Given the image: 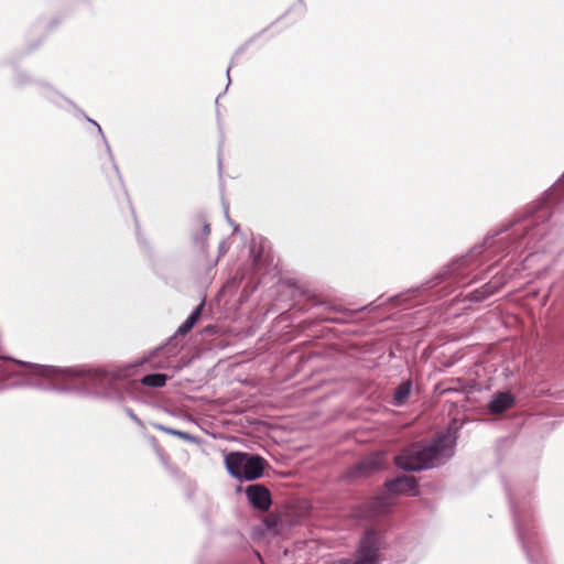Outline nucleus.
Masks as SVG:
<instances>
[{
	"mask_svg": "<svg viewBox=\"0 0 564 564\" xmlns=\"http://www.w3.org/2000/svg\"><path fill=\"white\" fill-rule=\"evenodd\" d=\"M564 215V175L535 204L529 206L523 216L511 228L514 248L532 251L525 261L531 262L543 253L554 261L564 252V228L556 221Z\"/></svg>",
	"mask_w": 564,
	"mask_h": 564,
	"instance_id": "nucleus-1",
	"label": "nucleus"
},
{
	"mask_svg": "<svg viewBox=\"0 0 564 564\" xmlns=\"http://www.w3.org/2000/svg\"><path fill=\"white\" fill-rule=\"evenodd\" d=\"M8 360L19 367L7 368L8 378H18V386L44 391L79 392L97 397L107 373L104 369L57 367L14 358Z\"/></svg>",
	"mask_w": 564,
	"mask_h": 564,
	"instance_id": "nucleus-2",
	"label": "nucleus"
},
{
	"mask_svg": "<svg viewBox=\"0 0 564 564\" xmlns=\"http://www.w3.org/2000/svg\"><path fill=\"white\" fill-rule=\"evenodd\" d=\"M456 440L455 432L448 430L437 434L429 443L411 444L395 455V465L406 471L436 468L453 457Z\"/></svg>",
	"mask_w": 564,
	"mask_h": 564,
	"instance_id": "nucleus-3",
	"label": "nucleus"
},
{
	"mask_svg": "<svg viewBox=\"0 0 564 564\" xmlns=\"http://www.w3.org/2000/svg\"><path fill=\"white\" fill-rule=\"evenodd\" d=\"M228 473L237 479L254 480L262 476L267 462L259 455L232 452L226 455Z\"/></svg>",
	"mask_w": 564,
	"mask_h": 564,
	"instance_id": "nucleus-4",
	"label": "nucleus"
},
{
	"mask_svg": "<svg viewBox=\"0 0 564 564\" xmlns=\"http://www.w3.org/2000/svg\"><path fill=\"white\" fill-rule=\"evenodd\" d=\"M147 361L148 359L143 358L123 366H119L111 371H107L100 387L101 390L98 392L97 397L108 400L117 399L119 397V390L116 387L117 381L128 379L133 375L135 368L142 366Z\"/></svg>",
	"mask_w": 564,
	"mask_h": 564,
	"instance_id": "nucleus-5",
	"label": "nucleus"
},
{
	"mask_svg": "<svg viewBox=\"0 0 564 564\" xmlns=\"http://www.w3.org/2000/svg\"><path fill=\"white\" fill-rule=\"evenodd\" d=\"M382 546L381 535L373 529L366 531L354 564H378Z\"/></svg>",
	"mask_w": 564,
	"mask_h": 564,
	"instance_id": "nucleus-6",
	"label": "nucleus"
},
{
	"mask_svg": "<svg viewBox=\"0 0 564 564\" xmlns=\"http://www.w3.org/2000/svg\"><path fill=\"white\" fill-rule=\"evenodd\" d=\"M384 465V455L382 452H376L358 462L350 470L351 477H366L380 470Z\"/></svg>",
	"mask_w": 564,
	"mask_h": 564,
	"instance_id": "nucleus-7",
	"label": "nucleus"
},
{
	"mask_svg": "<svg viewBox=\"0 0 564 564\" xmlns=\"http://www.w3.org/2000/svg\"><path fill=\"white\" fill-rule=\"evenodd\" d=\"M246 495L250 505L259 510H268L271 506L270 491L262 485L248 486Z\"/></svg>",
	"mask_w": 564,
	"mask_h": 564,
	"instance_id": "nucleus-8",
	"label": "nucleus"
},
{
	"mask_svg": "<svg viewBox=\"0 0 564 564\" xmlns=\"http://www.w3.org/2000/svg\"><path fill=\"white\" fill-rule=\"evenodd\" d=\"M388 490L392 494H402V495H412L416 496L417 491V482L413 476H399L388 484Z\"/></svg>",
	"mask_w": 564,
	"mask_h": 564,
	"instance_id": "nucleus-9",
	"label": "nucleus"
},
{
	"mask_svg": "<svg viewBox=\"0 0 564 564\" xmlns=\"http://www.w3.org/2000/svg\"><path fill=\"white\" fill-rule=\"evenodd\" d=\"M39 93L42 97L47 99L48 101L53 102L59 108H64L66 105L70 107H75V105L64 97L62 94H59L57 90H55L52 86L41 83L39 86Z\"/></svg>",
	"mask_w": 564,
	"mask_h": 564,
	"instance_id": "nucleus-10",
	"label": "nucleus"
},
{
	"mask_svg": "<svg viewBox=\"0 0 564 564\" xmlns=\"http://www.w3.org/2000/svg\"><path fill=\"white\" fill-rule=\"evenodd\" d=\"M514 401L510 392H499L489 402V410L491 413L498 414L508 410Z\"/></svg>",
	"mask_w": 564,
	"mask_h": 564,
	"instance_id": "nucleus-11",
	"label": "nucleus"
},
{
	"mask_svg": "<svg viewBox=\"0 0 564 564\" xmlns=\"http://www.w3.org/2000/svg\"><path fill=\"white\" fill-rule=\"evenodd\" d=\"M203 307L204 303H200L198 306L194 308V311L188 315V317L178 326L176 330L177 335L183 336L192 330V328L195 326V324L198 322L202 315Z\"/></svg>",
	"mask_w": 564,
	"mask_h": 564,
	"instance_id": "nucleus-12",
	"label": "nucleus"
},
{
	"mask_svg": "<svg viewBox=\"0 0 564 564\" xmlns=\"http://www.w3.org/2000/svg\"><path fill=\"white\" fill-rule=\"evenodd\" d=\"M169 377L164 373H149L141 378V383L150 388L164 387Z\"/></svg>",
	"mask_w": 564,
	"mask_h": 564,
	"instance_id": "nucleus-13",
	"label": "nucleus"
},
{
	"mask_svg": "<svg viewBox=\"0 0 564 564\" xmlns=\"http://www.w3.org/2000/svg\"><path fill=\"white\" fill-rule=\"evenodd\" d=\"M412 390V383L411 381H404L402 382L397 389L393 394V403L394 405H402L403 402L409 398Z\"/></svg>",
	"mask_w": 564,
	"mask_h": 564,
	"instance_id": "nucleus-14",
	"label": "nucleus"
},
{
	"mask_svg": "<svg viewBox=\"0 0 564 564\" xmlns=\"http://www.w3.org/2000/svg\"><path fill=\"white\" fill-rule=\"evenodd\" d=\"M209 234H210L209 224L205 220L202 221L200 230L197 232H193V240H194L195 245L204 250L206 247V240H207V237L209 236Z\"/></svg>",
	"mask_w": 564,
	"mask_h": 564,
	"instance_id": "nucleus-15",
	"label": "nucleus"
},
{
	"mask_svg": "<svg viewBox=\"0 0 564 564\" xmlns=\"http://www.w3.org/2000/svg\"><path fill=\"white\" fill-rule=\"evenodd\" d=\"M154 427L159 431H162V432L173 435V436H177L187 442H195V440H196L195 436H193L192 434H189L187 432L167 427L162 424H155Z\"/></svg>",
	"mask_w": 564,
	"mask_h": 564,
	"instance_id": "nucleus-16",
	"label": "nucleus"
},
{
	"mask_svg": "<svg viewBox=\"0 0 564 564\" xmlns=\"http://www.w3.org/2000/svg\"><path fill=\"white\" fill-rule=\"evenodd\" d=\"M87 120H88L89 122H91L94 126H96V128H97V130H98V133L102 137V139H104V141H105V143H106V147H107V150H108L109 154H111L110 147H109V144H108V143H107V141H106V138H105V135H104V133H102L101 127H100V126H99L95 120H93V119H90V118H88V117H87ZM110 159L113 161L112 155H110Z\"/></svg>",
	"mask_w": 564,
	"mask_h": 564,
	"instance_id": "nucleus-17",
	"label": "nucleus"
},
{
	"mask_svg": "<svg viewBox=\"0 0 564 564\" xmlns=\"http://www.w3.org/2000/svg\"><path fill=\"white\" fill-rule=\"evenodd\" d=\"M127 413H128L129 417H130L132 421H134V422H135V423H138V424H141L140 419H139V417L133 413V411H132V410L128 409V410H127Z\"/></svg>",
	"mask_w": 564,
	"mask_h": 564,
	"instance_id": "nucleus-18",
	"label": "nucleus"
},
{
	"mask_svg": "<svg viewBox=\"0 0 564 564\" xmlns=\"http://www.w3.org/2000/svg\"><path fill=\"white\" fill-rule=\"evenodd\" d=\"M219 252H220V256H224L226 253L225 242H221L219 245Z\"/></svg>",
	"mask_w": 564,
	"mask_h": 564,
	"instance_id": "nucleus-19",
	"label": "nucleus"
},
{
	"mask_svg": "<svg viewBox=\"0 0 564 564\" xmlns=\"http://www.w3.org/2000/svg\"><path fill=\"white\" fill-rule=\"evenodd\" d=\"M492 243H494V241H492V239H491V238H487V239L485 240V245H486V247H490Z\"/></svg>",
	"mask_w": 564,
	"mask_h": 564,
	"instance_id": "nucleus-20",
	"label": "nucleus"
},
{
	"mask_svg": "<svg viewBox=\"0 0 564 564\" xmlns=\"http://www.w3.org/2000/svg\"><path fill=\"white\" fill-rule=\"evenodd\" d=\"M113 169H115L116 173L119 174L118 167L115 163H113Z\"/></svg>",
	"mask_w": 564,
	"mask_h": 564,
	"instance_id": "nucleus-21",
	"label": "nucleus"
}]
</instances>
